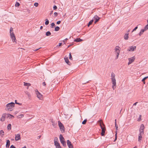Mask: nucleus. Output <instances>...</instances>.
Segmentation results:
<instances>
[{"label":"nucleus","mask_w":148,"mask_h":148,"mask_svg":"<svg viewBox=\"0 0 148 148\" xmlns=\"http://www.w3.org/2000/svg\"><path fill=\"white\" fill-rule=\"evenodd\" d=\"M111 82L112 84V87L113 89L114 90L116 87V86L115 75L114 73L112 72L111 73Z\"/></svg>","instance_id":"nucleus-1"},{"label":"nucleus","mask_w":148,"mask_h":148,"mask_svg":"<svg viewBox=\"0 0 148 148\" xmlns=\"http://www.w3.org/2000/svg\"><path fill=\"white\" fill-rule=\"evenodd\" d=\"M100 126L101 129V133L102 136H104L106 128L105 125L101 120H100L98 121Z\"/></svg>","instance_id":"nucleus-2"},{"label":"nucleus","mask_w":148,"mask_h":148,"mask_svg":"<svg viewBox=\"0 0 148 148\" xmlns=\"http://www.w3.org/2000/svg\"><path fill=\"white\" fill-rule=\"evenodd\" d=\"M121 49L118 46H116L114 49V53L116 55L115 59H116L119 58V55Z\"/></svg>","instance_id":"nucleus-3"},{"label":"nucleus","mask_w":148,"mask_h":148,"mask_svg":"<svg viewBox=\"0 0 148 148\" xmlns=\"http://www.w3.org/2000/svg\"><path fill=\"white\" fill-rule=\"evenodd\" d=\"M14 103L12 102L6 105V109L9 111H12V108L14 106Z\"/></svg>","instance_id":"nucleus-4"},{"label":"nucleus","mask_w":148,"mask_h":148,"mask_svg":"<svg viewBox=\"0 0 148 148\" xmlns=\"http://www.w3.org/2000/svg\"><path fill=\"white\" fill-rule=\"evenodd\" d=\"M58 125L62 133H64L65 132V128L62 123L60 121H58Z\"/></svg>","instance_id":"nucleus-5"},{"label":"nucleus","mask_w":148,"mask_h":148,"mask_svg":"<svg viewBox=\"0 0 148 148\" xmlns=\"http://www.w3.org/2000/svg\"><path fill=\"white\" fill-rule=\"evenodd\" d=\"M60 139L61 143L62 144V145L64 146H66V143L64 141V138L63 137L62 135L60 134Z\"/></svg>","instance_id":"nucleus-6"},{"label":"nucleus","mask_w":148,"mask_h":148,"mask_svg":"<svg viewBox=\"0 0 148 148\" xmlns=\"http://www.w3.org/2000/svg\"><path fill=\"white\" fill-rule=\"evenodd\" d=\"M145 129V126L143 124L141 125L139 131L140 135H143L144 134V130Z\"/></svg>","instance_id":"nucleus-7"},{"label":"nucleus","mask_w":148,"mask_h":148,"mask_svg":"<svg viewBox=\"0 0 148 148\" xmlns=\"http://www.w3.org/2000/svg\"><path fill=\"white\" fill-rule=\"evenodd\" d=\"M36 93V95L37 97L40 100H42V95L36 90L35 91Z\"/></svg>","instance_id":"nucleus-8"},{"label":"nucleus","mask_w":148,"mask_h":148,"mask_svg":"<svg viewBox=\"0 0 148 148\" xmlns=\"http://www.w3.org/2000/svg\"><path fill=\"white\" fill-rule=\"evenodd\" d=\"M135 59V58L134 56H133L131 58L128 59L129 62L128 63V65H130L131 64L132 62H134Z\"/></svg>","instance_id":"nucleus-9"},{"label":"nucleus","mask_w":148,"mask_h":148,"mask_svg":"<svg viewBox=\"0 0 148 148\" xmlns=\"http://www.w3.org/2000/svg\"><path fill=\"white\" fill-rule=\"evenodd\" d=\"M136 46H130L129 47V49H127V51H133L136 49Z\"/></svg>","instance_id":"nucleus-10"},{"label":"nucleus","mask_w":148,"mask_h":148,"mask_svg":"<svg viewBox=\"0 0 148 148\" xmlns=\"http://www.w3.org/2000/svg\"><path fill=\"white\" fill-rule=\"evenodd\" d=\"M15 140L16 141L18 140L21 139V136L20 134H15Z\"/></svg>","instance_id":"nucleus-11"},{"label":"nucleus","mask_w":148,"mask_h":148,"mask_svg":"<svg viewBox=\"0 0 148 148\" xmlns=\"http://www.w3.org/2000/svg\"><path fill=\"white\" fill-rule=\"evenodd\" d=\"M67 143L69 148H73V147L72 144H71V142L69 140L67 141Z\"/></svg>","instance_id":"nucleus-12"},{"label":"nucleus","mask_w":148,"mask_h":148,"mask_svg":"<svg viewBox=\"0 0 148 148\" xmlns=\"http://www.w3.org/2000/svg\"><path fill=\"white\" fill-rule=\"evenodd\" d=\"M6 115V114H2L1 117V121L2 122H3L5 121Z\"/></svg>","instance_id":"nucleus-13"},{"label":"nucleus","mask_w":148,"mask_h":148,"mask_svg":"<svg viewBox=\"0 0 148 148\" xmlns=\"http://www.w3.org/2000/svg\"><path fill=\"white\" fill-rule=\"evenodd\" d=\"M94 18V19H95V23H96L97 22H98L100 19V18L98 16H97V15L95 16Z\"/></svg>","instance_id":"nucleus-14"},{"label":"nucleus","mask_w":148,"mask_h":148,"mask_svg":"<svg viewBox=\"0 0 148 148\" xmlns=\"http://www.w3.org/2000/svg\"><path fill=\"white\" fill-rule=\"evenodd\" d=\"M10 145V141L9 140H7L6 147L7 148H8Z\"/></svg>","instance_id":"nucleus-15"},{"label":"nucleus","mask_w":148,"mask_h":148,"mask_svg":"<svg viewBox=\"0 0 148 148\" xmlns=\"http://www.w3.org/2000/svg\"><path fill=\"white\" fill-rule=\"evenodd\" d=\"M128 35L129 33L125 34L124 36V39H125V40H127L128 39V38H129Z\"/></svg>","instance_id":"nucleus-16"},{"label":"nucleus","mask_w":148,"mask_h":148,"mask_svg":"<svg viewBox=\"0 0 148 148\" xmlns=\"http://www.w3.org/2000/svg\"><path fill=\"white\" fill-rule=\"evenodd\" d=\"M82 41V39H80L79 38L75 39L74 41L76 42H79Z\"/></svg>","instance_id":"nucleus-17"},{"label":"nucleus","mask_w":148,"mask_h":148,"mask_svg":"<svg viewBox=\"0 0 148 148\" xmlns=\"http://www.w3.org/2000/svg\"><path fill=\"white\" fill-rule=\"evenodd\" d=\"M25 93L28 96L29 99H30L31 97V95L27 91L25 92Z\"/></svg>","instance_id":"nucleus-18"},{"label":"nucleus","mask_w":148,"mask_h":148,"mask_svg":"<svg viewBox=\"0 0 148 148\" xmlns=\"http://www.w3.org/2000/svg\"><path fill=\"white\" fill-rule=\"evenodd\" d=\"M56 148H62L61 146L60 145V144L57 142L56 141Z\"/></svg>","instance_id":"nucleus-19"},{"label":"nucleus","mask_w":148,"mask_h":148,"mask_svg":"<svg viewBox=\"0 0 148 148\" xmlns=\"http://www.w3.org/2000/svg\"><path fill=\"white\" fill-rule=\"evenodd\" d=\"M64 59L66 62L69 64V63H70V62L69 61L68 58H65Z\"/></svg>","instance_id":"nucleus-20"},{"label":"nucleus","mask_w":148,"mask_h":148,"mask_svg":"<svg viewBox=\"0 0 148 148\" xmlns=\"http://www.w3.org/2000/svg\"><path fill=\"white\" fill-rule=\"evenodd\" d=\"M4 132L3 130H1L0 131V135L2 137H3V136L4 135Z\"/></svg>","instance_id":"nucleus-21"},{"label":"nucleus","mask_w":148,"mask_h":148,"mask_svg":"<svg viewBox=\"0 0 148 148\" xmlns=\"http://www.w3.org/2000/svg\"><path fill=\"white\" fill-rule=\"evenodd\" d=\"M145 31L143 29H142L139 33V35L140 36Z\"/></svg>","instance_id":"nucleus-22"},{"label":"nucleus","mask_w":148,"mask_h":148,"mask_svg":"<svg viewBox=\"0 0 148 148\" xmlns=\"http://www.w3.org/2000/svg\"><path fill=\"white\" fill-rule=\"evenodd\" d=\"M147 78H148V76L144 78L142 80V81L143 82L144 84H145V80Z\"/></svg>","instance_id":"nucleus-23"},{"label":"nucleus","mask_w":148,"mask_h":148,"mask_svg":"<svg viewBox=\"0 0 148 148\" xmlns=\"http://www.w3.org/2000/svg\"><path fill=\"white\" fill-rule=\"evenodd\" d=\"M51 35V33L49 31H48L46 33V35L47 36H49Z\"/></svg>","instance_id":"nucleus-24"},{"label":"nucleus","mask_w":148,"mask_h":148,"mask_svg":"<svg viewBox=\"0 0 148 148\" xmlns=\"http://www.w3.org/2000/svg\"><path fill=\"white\" fill-rule=\"evenodd\" d=\"M24 85L25 86H30V84L29 83H26L25 82H24Z\"/></svg>","instance_id":"nucleus-25"},{"label":"nucleus","mask_w":148,"mask_h":148,"mask_svg":"<svg viewBox=\"0 0 148 148\" xmlns=\"http://www.w3.org/2000/svg\"><path fill=\"white\" fill-rule=\"evenodd\" d=\"M145 31L147 30L148 29V23L145 26V27L144 28V29H143Z\"/></svg>","instance_id":"nucleus-26"},{"label":"nucleus","mask_w":148,"mask_h":148,"mask_svg":"<svg viewBox=\"0 0 148 148\" xmlns=\"http://www.w3.org/2000/svg\"><path fill=\"white\" fill-rule=\"evenodd\" d=\"M49 24V21L47 19H45V24L46 25H48Z\"/></svg>","instance_id":"nucleus-27"},{"label":"nucleus","mask_w":148,"mask_h":148,"mask_svg":"<svg viewBox=\"0 0 148 148\" xmlns=\"http://www.w3.org/2000/svg\"><path fill=\"white\" fill-rule=\"evenodd\" d=\"M12 39V41L13 42H15L16 41V39L15 38V36L11 38Z\"/></svg>","instance_id":"nucleus-28"},{"label":"nucleus","mask_w":148,"mask_h":148,"mask_svg":"<svg viewBox=\"0 0 148 148\" xmlns=\"http://www.w3.org/2000/svg\"><path fill=\"white\" fill-rule=\"evenodd\" d=\"M11 125L10 124H9L8 125L7 128L8 130H10L11 129Z\"/></svg>","instance_id":"nucleus-29"},{"label":"nucleus","mask_w":148,"mask_h":148,"mask_svg":"<svg viewBox=\"0 0 148 148\" xmlns=\"http://www.w3.org/2000/svg\"><path fill=\"white\" fill-rule=\"evenodd\" d=\"M142 135H140V134H139V136H138V140L139 141H140V140H141V139L142 138Z\"/></svg>","instance_id":"nucleus-30"},{"label":"nucleus","mask_w":148,"mask_h":148,"mask_svg":"<svg viewBox=\"0 0 148 148\" xmlns=\"http://www.w3.org/2000/svg\"><path fill=\"white\" fill-rule=\"evenodd\" d=\"M10 34L11 38L12 37L15 36L13 32H10Z\"/></svg>","instance_id":"nucleus-31"},{"label":"nucleus","mask_w":148,"mask_h":148,"mask_svg":"<svg viewBox=\"0 0 148 148\" xmlns=\"http://www.w3.org/2000/svg\"><path fill=\"white\" fill-rule=\"evenodd\" d=\"M7 117H10V118H14V116H13L10 114H7Z\"/></svg>","instance_id":"nucleus-32"},{"label":"nucleus","mask_w":148,"mask_h":148,"mask_svg":"<svg viewBox=\"0 0 148 148\" xmlns=\"http://www.w3.org/2000/svg\"><path fill=\"white\" fill-rule=\"evenodd\" d=\"M55 27V24L54 23H52L51 24V27L53 28Z\"/></svg>","instance_id":"nucleus-33"},{"label":"nucleus","mask_w":148,"mask_h":148,"mask_svg":"<svg viewBox=\"0 0 148 148\" xmlns=\"http://www.w3.org/2000/svg\"><path fill=\"white\" fill-rule=\"evenodd\" d=\"M93 22V20H91L90 21H89V23H88V26L89 27L90 25H91L92 24Z\"/></svg>","instance_id":"nucleus-34"},{"label":"nucleus","mask_w":148,"mask_h":148,"mask_svg":"<svg viewBox=\"0 0 148 148\" xmlns=\"http://www.w3.org/2000/svg\"><path fill=\"white\" fill-rule=\"evenodd\" d=\"M115 127L116 128V130H118V126L117 125H116V119L115 120Z\"/></svg>","instance_id":"nucleus-35"},{"label":"nucleus","mask_w":148,"mask_h":148,"mask_svg":"<svg viewBox=\"0 0 148 148\" xmlns=\"http://www.w3.org/2000/svg\"><path fill=\"white\" fill-rule=\"evenodd\" d=\"M51 122L52 123V125H53V127L55 128V122H53V120H51Z\"/></svg>","instance_id":"nucleus-36"},{"label":"nucleus","mask_w":148,"mask_h":148,"mask_svg":"<svg viewBox=\"0 0 148 148\" xmlns=\"http://www.w3.org/2000/svg\"><path fill=\"white\" fill-rule=\"evenodd\" d=\"M87 119H85L82 122V124H86V121H87Z\"/></svg>","instance_id":"nucleus-37"},{"label":"nucleus","mask_w":148,"mask_h":148,"mask_svg":"<svg viewBox=\"0 0 148 148\" xmlns=\"http://www.w3.org/2000/svg\"><path fill=\"white\" fill-rule=\"evenodd\" d=\"M23 116H24V115L23 114H21L19 115L18 116V118H21L23 117Z\"/></svg>","instance_id":"nucleus-38"},{"label":"nucleus","mask_w":148,"mask_h":148,"mask_svg":"<svg viewBox=\"0 0 148 148\" xmlns=\"http://www.w3.org/2000/svg\"><path fill=\"white\" fill-rule=\"evenodd\" d=\"M38 3L36 2L34 3V5L36 7L38 6Z\"/></svg>","instance_id":"nucleus-39"},{"label":"nucleus","mask_w":148,"mask_h":148,"mask_svg":"<svg viewBox=\"0 0 148 148\" xmlns=\"http://www.w3.org/2000/svg\"><path fill=\"white\" fill-rule=\"evenodd\" d=\"M69 58L70 60H72V57L71 53H69Z\"/></svg>","instance_id":"nucleus-40"},{"label":"nucleus","mask_w":148,"mask_h":148,"mask_svg":"<svg viewBox=\"0 0 148 148\" xmlns=\"http://www.w3.org/2000/svg\"><path fill=\"white\" fill-rule=\"evenodd\" d=\"M20 5V4L16 2V4H15V6L18 7Z\"/></svg>","instance_id":"nucleus-41"},{"label":"nucleus","mask_w":148,"mask_h":148,"mask_svg":"<svg viewBox=\"0 0 148 148\" xmlns=\"http://www.w3.org/2000/svg\"><path fill=\"white\" fill-rule=\"evenodd\" d=\"M60 29V27L58 26H56V31H58Z\"/></svg>","instance_id":"nucleus-42"},{"label":"nucleus","mask_w":148,"mask_h":148,"mask_svg":"<svg viewBox=\"0 0 148 148\" xmlns=\"http://www.w3.org/2000/svg\"><path fill=\"white\" fill-rule=\"evenodd\" d=\"M57 81L58 82V83H59L60 82V78H59V79H58V77H57Z\"/></svg>","instance_id":"nucleus-43"},{"label":"nucleus","mask_w":148,"mask_h":148,"mask_svg":"<svg viewBox=\"0 0 148 148\" xmlns=\"http://www.w3.org/2000/svg\"><path fill=\"white\" fill-rule=\"evenodd\" d=\"M138 28V27H136L133 30L132 32H133L135 30Z\"/></svg>","instance_id":"nucleus-44"},{"label":"nucleus","mask_w":148,"mask_h":148,"mask_svg":"<svg viewBox=\"0 0 148 148\" xmlns=\"http://www.w3.org/2000/svg\"><path fill=\"white\" fill-rule=\"evenodd\" d=\"M141 115H140L139 116V119H138V121H140L141 120Z\"/></svg>","instance_id":"nucleus-45"},{"label":"nucleus","mask_w":148,"mask_h":148,"mask_svg":"<svg viewBox=\"0 0 148 148\" xmlns=\"http://www.w3.org/2000/svg\"><path fill=\"white\" fill-rule=\"evenodd\" d=\"M67 40H68V39H67V38H66L65 39L63 40V42H64V44H65V42H66V41Z\"/></svg>","instance_id":"nucleus-46"},{"label":"nucleus","mask_w":148,"mask_h":148,"mask_svg":"<svg viewBox=\"0 0 148 148\" xmlns=\"http://www.w3.org/2000/svg\"><path fill=\"white\" fill-rule=\"evenodd\" d=\"M13 31V29L12 28V27H11L10 28V32H11L12 31Z\"/></svg>","instance_id":"nucleus-47"},{"label":"nucleus","mask_w":148,"mask_h":148,"mask_svg":"<svg viewBox=\"0 0 148 148\" xmlns=\"http://www.w3.org/2000/svg\"><path fill=\"white\" fill-rule=\"evenodd\" d=\"M10 148H16V147H14V146L13 145H11V146H10Z\"/></svg>","instance_id":"nucleus-48"},{"label":"nucleus","mask_w":148,"mask_h":148,"mask_svg":"<svg viewBox=\"0 0 148 148\" xmlns=\"http://www.w3.org/2000/svg\"><path fill=\"white\" fill-rule=\"evenodd\" d=\"M15 103L16 104H18L19 105H21V103H17V100H15Z\"/></svg>","instance_id":"nucleus-49"},{"label":"nucleus","mask_w":148,"mask_h":148,"mask_svg":"<svg viewBox=\"0 0 148 148\" xmlns=\"http://www.w3.org/2000/svg\"><path fill=\"white\" fill-rule=\"evenodd\" d=\"M60 23H61L60 21H58L56 23L58 24H59Z\"/></svg>","instance_id":"nucleus-50"},{"label":"nucleus","mask_w":148,"mask_h":148,"mask_svg":"<svg viewBox=\"0 0 148 148\" xmlns=\"http://www.w3.org/2000/svg\"><path fill=\"white\" fill-rule=\"evenodd\" d=\"M54 145L56 146V138H54Z\"/></svg>","instance_id":"nucleus-51"},{"label":"nucleus","mask_w":148,"mask_h":148,"mask_svg":"<svg viewBox=\"0 0 148 148\" xmlns=\"http://www.w3.org/2000/svg\"><path fill=\"white\" fill-rule=\"evenodd\" d=\"M42 85L44 86H45L46 85V84H45V82H43V83H42Z\"/></svg>","instance_id":"nucleus-52"},{"label":"nucleus","mask_w":148,"mask_h":148,"mask_svg":"<svg viewBox=\"0 0 148 148\" xmlns=\"http://www.w3.org/2000/svg\"><path fill=\"white\" fill-rule=\"evenodd\" d=\"M62 43H59L58 46L60 47V46L62 45Z\"/></svg>","instance_id":"nucleus-53"},{"label":"nucleus","mask_w":148,"mask_h":148,"mask_svg":"<svg viewBox=\"0 0 148 148\" xmlns=\"http://www.w3.org/2000/svg\"><path fill=\"white\" fill-rule=\"evenodd\" d=\"M40 48H41V47H40V48H38V49H35V50H34V51H37L39 49H40Z\"/></svg>","instance_id":"nucleus-54"},{"label":"nucleus","mask_w":148,"mask_h":148,"mask_svg":"<svg viewBox=\"0 0 148 148\" xmlns=\"http://www.w3.org/2000/svg\"><path fill=\"white\" fill-rule=\"evenodd\" d=\"M53 8L54 10H56V5H55L53 6Z\"/></svg>","instance_id":"nucleus-55"},{"label":"nucleus","mask_w":148,"mask_h":148,"mask_svg":"<svg viewBox=\"0 0 148 148\" xmlns=\"http://www.w3.org/2000/svg\"><path fill=\"white\" fill-rule=\"evenodd\" d=\"M137 102H136L135 103H134V104L133 105H134V106H136V104L137 103Z\"/></svg>","instance_id":"nucleus-56"},{"label":"nucleus","mask_w":148,"mask_h":148,"mask_svg":"<svg viewBox=\"0 0 148 148\" xmlns=\"http://www.w3.org/2000/svg\"><path fill=\"white\" fill-rule=\"evenodd\" d=\"M117 138V136H115V139L114 141H115L116 140Z\"/></svg>","instance_id":"nucleus-57"},{"label":"nucleus","mask_w":148,"mask_h":148,"mask_svg":"<svg viewBox=\"0 0 148 148\" xmlns=\"http://www.w3.org/2000/svg\"><path fill=\"white\" fill-rule=\"evenodd\" d=\"M42 28H43V27L42 26H41L40 27V29H42Z\"/></svg>","instance_id":"nucleus-58"},{"label":"nucleus","mask_w":148,"mask_h":148,"mask_svg":"<svg viewBox=\"0 0 148 148\" xmlns=\"http://www.w3.org/2000/svg\"><path fill=\"white\" fill-rule=\"evenodd\" d=\"M116 134H115V136H117V131H116Z\"/></svg>","instance_id":"nucleus-59"},{"label":"nucleus","mask_w":148,"mask_h":148,"mask_svg":"<svg viewBox=\"0 0 148 148\" xmlns=\"http://www.w3.org/2000/svg\"><path fill=\"white\" fill-rule=\"evenodd\" d=\"M56 12H54V16H56Z\"/></svg>","instance_id":"nucleus-60"},{"label":"nucleus","mask_w":148,"mask_h":148,"mask_svg":"<svg viewBox=\"0 0 148 148\" xmlns=\"http://www.w3.org/2000/svg\"><path fill=\"white\" fill-rule=\"evenodd\" d=\"M40 137H41V136H38V138H40Z\"/></svg>","instance_id":"nucleus-61"},{"label":"nucleus","mask_w":148,"mask_h":148,"mask_svg":"<svg viewBox=\"0 0 148 148\" xmlns=\"http://www.w3.org/2000/svg\"><path fill=\"white\" fill-rule=\"evenodd\" d=\"M26 148V147L25 146H24L23 147H22V148Z\"/></svg>","instance_id":"nucleus-62"},{"label":"nucleus","mask_w":148,"mask_h":148,"mask_svg":"<svg viewBox=\"0 0 148 148\" xmlns=\"http://www.w3.org/2000/svg\"><path fill=\"white\" fill-rule=\"evenodd\" d=\"M53 13V11H52L50 13V14H52Z\"/></svg>","instance_id":"nucleus-63"},{"label":"nucleus","mask_w":148,"mask_h":148,"mask_svg":"<svg viewBox=\"0 0 148 148\" xmlns=\"http://www.w3.org/2000/svg\"><path fill=\"white\" fill-rule=\"evenodd\" d=\"M71 46V45H69L68 46V48H69V47L70 46Z\"/></svg>","instance_id":"nucleus-64"}]
</instances>
